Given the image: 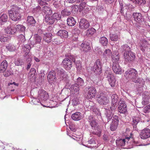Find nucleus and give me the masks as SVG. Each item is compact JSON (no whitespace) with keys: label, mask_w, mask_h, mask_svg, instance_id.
<instances>
[{"label":"nucleus","mask_w":150,"mask_h":150,"mask_svg":"<svg viewBox=\"0 0 150 150\" xmlns=\"http://www.w3.org/2000/svg\"><path fill=\"white\" fill-rule=\"evenodd\" d=\"M72 11L75 13L76 12L78 11L79 8V6L77 5L73 6L72 7Z\"/></svg>","instance_id":"obj_53"},{"label":"nucleus","mask_w":150,"mask_h":150,"mask_svg":"<svg viewBox=\"0 0 150 150\" xmlns=\"http://www.w3.org/2000/svg\"><path fill=\"white\" fill-rule=\"evenodd\" d=\"M8 38L6 35L0 36V41L1 42H5L8 40Z\"/></svg>","instance_id":"obj_52"},{"label":"nucleus","mask_w":150,"mask_h":150,"mask_svg":"<svg viewBox=\"0 0 150 150\" xmlns=\"http://www.w3.org/2000/svg\"><path fill=\"white\" fill-rule=\"evenodd\" d=\"M38 97L42 100H45L48 97V93L44 90H40L39 91Z\"/></svg>","instance_id":"obj_18"},{"label":"nucleus","mask_w":150,"mask_h":150,"mask_svg":"<svg viewBox=\"0 0 150 150\" xmlns=\"http://www.w3.org/2000/svg\"><path fill=\"white\" fill-rule=\"evenodd\" d=\"M149 108V105L145 107L143 109V111L144 112L146 113V112H149V110H150V109Z\"/></svg>","instance_id":"obj_59"},{"label":"nucleus","mask_w":150,"mask_h":150,"mask_svg":"<svg viewBox=\"0 0 150 150\" xmlns=\"http://www.w3.org/2000/svg\"><path fill=\"white\" fill-rule=\"evenodd\" d=\"M140 49L144 52H150V44L145 39L141 40L139 43Z\"/></svg>","instance_id":"obj_3"},{"label":"nucleus","mask_w":150,"mask_h":150,"mask_svg":"<svg viewBox=\"0 0 150 150\" xmlns=\"http://www.w3.org/2000/svg\"><path fill=\"white\" fill-rule=\"evenodd\" d=\"M54 7L56 8H59L61 6V4L60 3H54Z\"/></svg>","instance_id":"obj_64"},{"label":"nucleus","mask_w":150,"mask_h":150,"mask_svg":"<svg viewBox=\"0 0 150 150\" xmlns=\"http://www.w3.org/2000/svg\"><path fill=\"white\" fill-rule=\"evenodd\" d=\"M6 33L10 35H14L16 32V30H15L14 27L8 26L5 29Z\"/></svg>","instance_id":"obj_28"},{"label":"nucleus","mask_w":150,"mask_h":150,"mask_svg":"<svg viewBox=\"0 0 150 150\" xmlns=\"http://www.w3.org/2000/svg\"><path fill=\"white\" fill-rule=\"evenodd\" d=\"M124 57L125 61L129 62L134 60L135 58L134 53L130 51H126L124 53Z\"/></svg>","instance_id":"obj_8"},{"label":"nucleus","mask_w":150,"mask_h":150,"mask_svg":"<svg viewBox=\"0 0 150 150\" xmlns=\"http://www.w3.org/2000/svg\"><path fill=\"white\" fill-rule=\"evenodd\" d=\"M101 131L100 130H99L98 132H93V134H96L97 135H98V136L100 137V134L101 133Z\"/></svg>","instance_id":"obj_62"},{"label":"nucleus","mask_w":150,"mask_h":150,"mask_svg":"<svg viewBox=\"0 0 150 150\" xmlns=\"http://www.w3.org/2000/svg\"><path fill=\"white\" fill-rule=\"evenodd\" d=\"M23 63L21 59H18L15 62V64L16 65L21 66Z\"/></svg>","instance_id":"obj_55"},{"label":"nucleus","mask_w":150,"mask_h":150,"mask_svg":"<svg viewBox=\"0 0 150 150\" xmlns=\"http://www.w3.org/2000/svg\"><path fill=\"white\" fill-rule=\"evenodd\" d=\"M21 8L17 6H15L12 9L8 11L9 17L13 21H16L19 19L21 17L20 14Z\"/></svg>","instance_id":"obj_2"},{"label":"nucleus","mask_w":150,"mask_h":150,"mask_svg":"<svg viewBox=\"0 0 150 150\" xmlns=\"http://www.w3.org/2000/svg\"><path fill=\"white\" fill-rule=\"evenodd\" d=\"M99 41L101 44L104 46H106L108 42V39L105 37H101Z\"/></svg>","instance_id":"obj_38"},{"label":"nucleus","mask_w":150,"mask_h":150,"mask_svg":"<svg viewBox=\"0 0 150 150\" xmlns=\"http://www.w3.org/2000/svg\"><path fill=\"white\" fill-rule=\"evenodd\" d=\"M140 137L143 139H146L150 137V129L145 128L142 130L140 134Z\"/></svg>","instance_id":"obj_12"},{"label":"nucleus","mask_w":150,"mask_h":150,"mask_svg":"<svg viewBox=\"0 0 150 150\" xmlns=\"http://www.w3.org/2000/svg\"><path fill=\"white\" fill-rule=\"evenodd\" d=\"M106 115L108 119V121L109 122L112 118L113 114L112 112L110 110H108L107 112Z\"/></svg>","instance_id":"obj_42"},{"label":"nucleus","mask_w":150,"mask_h":150,"mask_svg":"<svg viewBox=\"0 0 150 150\" xmlns=\"http://www.w3.org/2000/svg\"><path fill=\"white\" fill-rule=\"evenodd\" d=\"M72 103L74 106L77 105L79 103V99L77 98H74L72 101Z\"/></svg>","instance_id":"obj_50"},{"label":"nucleus","mask_w":150,"mask_h":150,"mask_svg":"<svg viewBox=\"0 0 150 150\" xmlns=\"http://www.w3.org/2000/svg\"><path fill=\"white\" fill-rule=\"evenodd\" d=\"M118 107L119 112L121 113H125L127 111V105L123 101H120Z\"/></svg>","instance_id":"obj_13"},{"label":"nucleus","mask_w":150,"mask_h":150,"mask_svg":"<svg viewBox=\"0 0 150 150\" xmlns=\"http://www.w3.org/2000/svg\"><path fill=\"white\" fill-rule=\"evenodd\" d=\"M112 69L113 71L117 74H121L122 69L120 66L119 63H113L112 64Z\"/></svg>","instance_id":"obj_14"},{"label":"nucleus","mask_w":150,"mask_h":150,"mask_svg":"<svg viewBox=\"0 0 150 150\" xmlns=\"http://www.w3.org/2000/svg\"><path fill=\"white\" fill-rule=\"evenodd\" d=\"M3 75L6 77H7L11 75V72L9 71H5Z\"/></svg>","instance_id":"obj_58"},{"label":"nucleus","mask_w":150,"mask_h":150,"mask_svg":"<svg viewBox=\"0 0 150 150\" xmlns=\"http://www.w3.org/2000/svg\"><path fill=\"white\" fill-rule=\"evenodd\" d=\"M52 34L50 33H45L44 34L43 39L47 43L50 42L51 40Z\"/></svg>","instance_id":"obj_26"},{"label":"nucleus","mask_w":150,"mask_h":150,"mask_svg":"<svg viewBox=\"0 0 150 150\" xmlns=\"http://www.w3.org/2000/svg\"><path fill=\"white\" fill-rule=\"evenodd\" d=\"M8 20V16L5 14H3L0 17V24L2 25L3 23L7 21Z\"/></svg>","instance_id":"obj_37"},{"label":"nucleus","mask_w":150,"mask_h":150,"mask_svg":"<svg viewBox=\"0 0 150 150\" xmlns=\"http://www.w3.org/2000/svg\"><path fill=\"white\" fill-rule=\"evenodd\" d=\"M75 84H77L78 86H83L84 84V82L83 80L80 77H79L77 79V83Z\"/></svg>","instance_id":"obj_46"},{"label":"nucleus","mask_w":150,"mask_h":150,"mask_svg":"<svg viewBox=\"0 0 150 150\" xmlns=\"http://www.w3.org/2000/svg\"><path fill=\"white\" fill-rule=\"evenodd\" d=\"M87 98L88 99L94 98L96 95V88L93 86L89 87L87 90Z\"/></svg>","instance_id":"obj_9"},{"label":"nucleus","mask_w":150,"mask_h":150,"mask_svg":"<svg viewBox=\"0 0 150 150\" xmlns=\"http://www.w3.org/2000/svg\"><path fill=\"white\" fill-rule=\"evenodd\" d=\"M64 68L67 70H69L72 67L71 61L67 58H65L62 62Z\"/></svg>","instance_id":"obj_11"},{"label":"nucleus","mask_w":150,"mask_h":150,"mask_svg":"<svg viewBox=\"0 0 150 150\" xmlns=\"http://www.w3.org/2000/svg\"><path fill=\"white\" fill-rule=\"evenodd\" d=\"M97 100L99 104L102 105H107L110 102L109 98L103 93L99 95Z\"/></svg>","instance_id":"obj_4"},{"label":"nucleus","mask_w":150,"mask_h":150,"mask_svg":"<svg viewBox=\"0 0 150 150\" xmlns=\"http://www.w3.org/2000/svg\"><path fill=\"white\" fill-rule=\"evenodd\" d=\"M32 101L34 104L36 105L37 103H38V100L36 99H34L32 100Z\"/></svg>","instance_id":"obj_63"},{"label":"nucleus","mask_w":150,"mask_h":150,"mask_svg":"<svg viewBox=\"0 0 150 150\" xmlns=\"http://www.w3.org/2000/svg\"><path fill=\"white\" fill-rule=\"evenodd\" d=\"M110 40L112 41H117L118 40V36L116 34H110Z\"/></svg>","instance_id":"obj_45"},{"label":"nucleus","mask_w":150,"mask_h":150,"mask_svg":"<svg viewBox=\"0 0 150 150\" xmlns=\"http://www.w3.org/2000/svg\"><path fill=\"white\" fill-rule=\"evenodd\" d=\"M85 5L86 3L85 2H83L80 4L79 7V11L80 12H82L85 13L87 12V11L84 10L85 9H86H86L88 10V7L86 6Z\"/></svg>","instance_id":"obj_31"},{"label":"nucleus","mask_w":150,"mask_h":150,"mask_svg":"<svg viewBox=\"0 0 150 150\" xmlns=\"http://www.w3.org/2000/svg\"><path fill=\"white\" fill-rule=\"evenodd\" d=\"M112 102L113 103H116L118 99V96L115 94H113L111 97Z\"/></svg>","instance_id":"obj_47"},{"label":"nucleus","mask_w":150,"mask_h":150,"mask_svg":"<svg viewBox=\"0 0 150 150\" xmlns=\"http://www.w3.org/2000/svg\"><path fill=\"white\" fill-rule=\"evenodd\" d=\"M130 137H126L125 139H117L116 141V143L117 146H123L125 144V142L129 141Z\"/></svg>","instance_id":"obj_21"},{"label":"nucleus","mask_w":150,"mask_h":150,"mask_svg":"<svg viewBox=\"0 0 150 150\" xmlns=\"http://www.w3.org/2000/svg\"><path fill=\"white\" fill-rule=\"evenodd\" d=\"M76 66L77 69L78 71H80L82 69V66L80 61H77L76 62Z\"/></svg>","instance_id":"obj_51"},{"label":"nucleus","mask_w":150,"mask_h":150,"mask_svg":"<svg viewBox=\"0 0 150 150\" xmlns=\"http://www.w3.org/2000/svg\"><path fill=\"white\" fill-rule=\"evenodd\" d=\"M103 56L106 60H110L112 55V52L110 49H106L104 51L103 54Z\"/></svg>","instance_id":"obj_20"},{"label":"nucleus","mask_w":150,"mask_h":150,"mask_svg":"<svg viewBox=\"0 0 150 150\" xmlns=\"http://www.w3.org/2000/svg\"><path fill=\"white\" fill-rule=\"evenodd\" d=\"M106 78L112 87H114L115 83V79L111 71L106 72Z\"/></svg>","instance_id":"obj_6"},{"label":"nucleus","mask_w":150,"mask_h":150,"mask_svg":"<svg viewBox=\"0 0 150 150\" xmlns=\"http://www.w3.org/2000/svg\"><path fill=\"white\" fill-rule=\"evenodd\" d=\"M150 97L148 95H144L143 96V100L142 103L144 105H145L148 104L149 102V99Z\"/></svg>","instance_id":"obj_33"},{"label":"nucleus","mask_w":150,"mask_h":150,"mask_svg":"<svg viewBox=\"0 0 150 150\" xmlns=\"http://www.w3.org/2000/svg\"><path fill=\"white\" fill-rule=\"evenodd\" d=\"M102 64L100 59H97L94 65L93 70L96 74H100L102 72Z\"/></svg>","instance_id":"obj_5"},{"label":"nucleus","mask_w":150,"mask_h":150,"mask_svg":"<svg viewBox=\"0 0 150 150\" xmlns=\"http://www.w3.org/2000/svg\"><path fill=\"white\" fill-rule=\"evenodd\" d=\"M81 50L85 52H88L91 49L88 42L86 41L83 42L80 45Z\"/></svg>","instance_id":"obj_16"},{"label":"nucleus","mask_w":150,"mask_h":150,"mask_svg":"<svg viewBox=\"0 0 150 150\" xmlns=\"http://www.w3.org/2000/svg\"><path fill=\"white\" fill-rule=\"evenodd\" d=\"M19 40L21 41V42H23L25 40V36L23 34H21L19 35Z\"/></svg>","instance_id":"obj_57"},{"label":"nucleus","mask_w":150,"mask_h":150,"mask_svg":"<svg viewBox=\"0 0 150 150\" xmlns=\"http://www.w3.org/2000/svg\"><path fill=\"white\" fill-rule=\"evenodd\" d=\"M41 9V8L40 6H38L37 7L33 9V12L35 13H37L39 12L40 9Z\"/></svg>","instance_id":"obj_60"},{"label":"nucleus","mask_w":150,"mask_h":150,"mask_svg":"<svg viewBox=\"0 0 150 150\" xmlns=\"http://www.w3.org/2000/svg\"><path fill=\"white\" fill-rule=\"evenodd\" d=\"M117 108L116 103L111 102V106L110 107V110H115Z\"/></svg>","instance_id":"obj_56"},{"label":"nucleus","mask_w":150,"mask_h":150,"mask_svg":"<svg viewBox=\"0 0 150 150\" xmlns=\"http://www.w3.org/2000/svg\"><path fill=\"white\" fill-rule=\"evenodd\" d=\"M71 11L67 9H64L61 11V14L63 16H68L71 14Z\"/></svg>","instance_id":"obj_43"},{"label":"nucleus","mask_w":150,"mask_h":150,"mask_svg":"<svg viewBox=\"0 0 150 150\" xmlns=\"http://www.w3.org/2000/svg\"><path fill=\"white\" fill-rule=\"evenodd\" d=\"M27 23L28 25H34L36 23V21L33 17L32 16H28L27 20Z\"/></svg>","instance_id":"obj_36"},{"label":"nucleus","mask_w":150,"mask_h":150,"mask_svg":"<svg viewBox=\"0 0 150 150\" xmlns=\"http://www.w3.org/2000/svg\"><path fill=\"white\" fill-rule=\"evenodd\" d=\"M89 122L90 123V125L92 127H95L97 126V123L95 119L92 116H90L89 118Z\"/></svg>","instance_id":"obj_34"},{"label":"nucleus","mask_w":150,"mask_h":150,"mask_svg":"<svg viewBox=\"0 0 150 150\" xmlns=\"http://www.w3.org/2000/svg\"><path fill=\"white\" fill-rule=\"evenodd\" d=\"M132 16L135 21L139 23L142 22V14L139 13H134L132 14Z\"/></svg>","instance_id":"obj_17"},{"label":"nucleus","mask_w":150,"mask_h":150,"mask_svg":"<svg viewBox=\"0 0 150 150\" xmlns=\"http://www.w3.org/2000/svg\"><path fill=\"white\" fill-rule=\"evenodd\" d=\"M90 24L88 21L85 18L81 19L79 22V27L80 29L86 30L88 28Z\"/></svg>","instance_id":"obj_7"},{"label":"nucleus","mask_w":150,"mask_h":150,"mask_svg":"<svg viewBox=\"0 0 150 150\" xmlns=\"http://www.w3.org/2000/svg\"><path fill=\"white\" fill-rule=\"evenodd\" d=\"M47 79L49 81L56 80V73L54 70H51L49 73L47 75Z\"/></svg>","instance_id":"obj_19"},{"label":"nucleus","mask_w":150,"mask_h":150,"mask_svg":"<svg viewBox=\"0 0 150 150\" xmlns=\"http://www.w3.org/2000/svg\"><path fill=\"white\" fill-rule=\"evenodd\" d=\"M67 24L70 26H74L76 23V21L74 18L70 16L67 18Z\"/></svg>","instance_id":"obj_32"},{"label":"nucleus","mask_w":150,"mask_h":150,"mask_svg":"<svg viewBox=\"0 0 150 150\" xmlns=\"http://www.w3.org/2000/svg\"><path fill=\"white\" fill-rule=\"evenodd\" d=\"M140 118L137 117H134L133 118V123L132 125L134 127H136V125L140 121Z\"/></svg>","instance_id":"obj_40"},{"label":"nucleus","mask_w":150,"mask_h":150,"mask_svg":"<svg viewBox=\"0 0 150 150\" xmlns=\"http://www.w3.org/2000/svg\"><path fill=\"white\" fill-rule=\"evenodd\" d=\"M96 31V30L94 28H89L86 31V35L87 36L92 35Z\"/></svg>","instance_id":"obj_39"},{"label":"nucleus","mask_w":150,"mask_h":150,"mask_svg":"<svg viewBox=\"0 0 150 150\" xmlns=\"http://www.w3.org/2000/svg\"><path fill=\"white\" fill-rule=\"evenodd\" d=\"M42 38L38 34H35L34 35V38L33 40L31 41V44L33 45H34L40 43Z\"/></svg>","instance_id":"obj_22"},{"label":"nucleus","mask_w":150,"mask_h":150,"mask_svg":"<svg viewBox=\"0 0 150 150\" xmlns=\"http://www.w3.org/2000/svg\"><path fill=\"white\" fill-rule=\"evenodd\" d=\"M57 34L58 36H59L61 38L63 39L67 38L68 35L67 31L62 30H59L57 33Z\"/></svg>","instance_id":"obj_23"},{"label":"nucleus","mask_w":150,"mask_h":150,"mask_svg":"<svg viewBox=\"0 0 150 150\" xmlns=\"http://www.w3.org/2000/svg\"><path fill=\"white\" fill-rule=\"evenodd\" d=\"M6 47L7 49L10 51L12 52L16 50L15 46L10 43L6 45Z\"/></svg>","instance_id":"obj_41"},{"label":"nucleus","mask_w":150,"mask_h":150,"mask_svg":"<svg viewBox=\"0 0 150 150\" xmlns=\"http://www.w3.org/2000/svg\"><path fill=\"white\" fill-rule=\"evenodd\" d=\"M15 30H16V32L17 31H23L25 29V27L21 25H18L14 27Z\"/></svg>","instance_id":"obj_44"},{"label":"nucleus","mask_w":150,"mask_h":150,"mask_svg":"<svg viewBox=\"0 0 150 150\" xmlns=\"http://www.w3.org/2000/svg\"><path fill=\"white\" fill-rule=\"evenodd\" d=\"M119 119L117 115H115L113 117L112 121L110 125V129L111 131H113L117 129Z\"/></svg>","instance_id":"obj_10"},{"label":"nucleus","mask_w":150,"mask_h":150,"mask_svg":"<svg viewBox=\"0 0 150 150\" xmlns=\"http://www.w3.org/2000/svg\"><path fill=\"white\" fill-rule=\"evenodd\" d=\"M42 10L46 15H50L52 13V11L48 6H44L42 8Z\"/></svg>","instance_id":"obj_35"},{"label":"nucleus","mask_w":150,"mask_h":150,"mask_svg":"<svg viewBox=\"0 0 150 150\" xmlns=\"http://www.w3.org/2000/svg\"><path fill=\"white\" fill-rule=\"evenodd\" d=\"M57 75L59 78L62 80L65 81H67L68 79V76L67 73L63 69L58 70Z\"/></svg>","instance_id":"obj_15"},{"label":"nucleus","mask_w":150,"mask_h":150,"mask_svg":"<svg viewBox=\"0 0 150 150\" xmlns=\"http://www.w3.org/2000/svg\"><path fill=\"white\" fill-rule=\"evenodd\" d=\"M112 63H117L119 59V55L118 53L116 52L115 53H113L112 55Z\"/></svg>","instance_id":"obj_30"},{"label":"nucleus","mask_w":150,"mask_h":150,"mask_svg":"<svg viewBox=\"0 0 150 150\" xmlns=\"http://www.w3.org/2000/svg\"><path fill=\"white\" fill-rule=\"evenodd\" d=\"M39 3L40 5L41 6L45 5L47 4V3L46 2H44L42 0L39 1Z\"/></svg>","instance_id":"obj_61"},{"label":"nucleus","mask_w":150,"mask_h":150,"mask_svg":"<svg viewBox=\"0 0 150 150\" xmlns=\"http://www.w3.org/2000/svg\"><path fill=\"white\" fill-rule=\"evenodd\" d=\"M52 17L54 19V21L55 20H58L60 19L61 16L59 14L57 13H54L52 16Z\"/></svg>","instance_id":"obj_48"},{"label":"nucleus","mask_w":150,"mask_h":150,"mask_svg":"<svg viewBox=\"0 0 150 150\" xmlns=\"http://www.w3.org/2000/svg\"><path fill=\"white\" fill-rule=\"evenodd\" d=\"M45 21L48 24H52L54 22V19L50 15L46 14L45 16Z\"/></svg>","instance_id":"obj_27"},{"label":"nucleus","mask_w":150,"mask_h":150,"mask_svg":"<svg viewBox=\"0 0 150 150\" xmlns=\"http://www.w3.org/2000/svg\"><path fill=\"white\" fill-rule=\"evenodd\" d=\"M71 118L73 120L78 121L82 119V117L81 114L80 112H76L72 114Z\"/></svg>","instance_id":"obj_25"},{"label":"nucleus","mask_w":150,"mask_h":150,"mask_svg":"<svg viewBox=\"0 0 150 150\" xmlns=\"http://www.w3.org/2000/svg\"><path fill=\"white\" fill-rule=\"evenodd\" d=\"M124 76L127 80L135 83H138L140 81V79L138 78L137 71L133 68H131L127 71L125 73Z\"/></svg>","instance_id":"obj_1"},{"label":"nucleus","mask_w":150,"mask_h":150,"mask_svg":"<svg viewBox=\"0 0 150 150\" xmlns=\"http://www.w3.org/2000/svg\"><path fill=\"white\" fill-rule=\"evenodd\" d=\"M122 49L125 52L126 51H130V47L127 44H125L123 45L121 47Z\"/></svg>","instance_id":"obj_49"},{"label":"nucleus","mask_w":150,"mask_h":150,"mask_svg":"<svg viewBox=\"0 0 150 150\" xmlns=\"http://www.w3.org/2000/svg\"><path fill=\"white\" fill-rule=\"evenodd\" d=\"M8 62L6 60H4L0 65V72L3 73L7 68Z\"/></svg>","instance_id":"obj_24"},{"label":"nucleus","mask_w":150,"mask_h":150,"mask_svg":"<svg viewBox=\"0 0 150 150\" xmlns=\"http://www.w3.org/2000/svg\"><path fill=\"white\" fill-rule=\"evenodd\" d=\"M26 51L25 52V54L24 55V56L25 57H28L29 59V61H31V58L30 57V56H29V55H28V54L30 52V50L29 49H27Z\"/></svg>","instance_id":"obj_54"},{"label":"nucleus","mask_w":150,"mask_h":150,"mask_svg":"<svg viewBox=\"0 0 150 150\" xmlns=\"http://www.w3.org/2000/svg\"><path fill=\"white\" fill-rule=\"evenodd\" d=\"M79 86H78L77 84H75L72 85L70 87L71 91L72 93H79Z\"/></svg>","instance_id":"obj_29"}]
</instances>
